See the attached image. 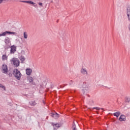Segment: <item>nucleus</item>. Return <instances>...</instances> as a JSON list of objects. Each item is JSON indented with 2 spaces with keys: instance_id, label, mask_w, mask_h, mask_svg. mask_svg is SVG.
Masks as SVG:
<instances>
[{
  "instance_id": "1",
  "label": "nucleus",
  "mask_w": 130,
  "mask_h": 130,
  "mask_svg": "<svg viewBox=\"0 0 130 130\" xmlns=\"http://www.w3.org/2000/svg\"><path fill=\"white\" fill-rule=\"evenodd\" d=\"M13 75L17 79V80H21V77H22V74H21V72L19 71L17 69H14L13 71Z\"/></svg>"
},
{
  "instance_id": "2",
  "label": "nucleus",
  "mask_w": 130,
  "mask_h": 130,
  "mask_svg": "<svg viewBox=\"0 0 130 130\" xmlns=\"http://www.w3.org/2000/svg\"><path fill=\"white\" fill-rule=\"evenodd\" d=\"M11 62H12L15 68H18L20 66V61L19 59L17 58H13L11 60Z\"/></svg>"
},
{
  "instance_id": "3",
  "label": "nucleus",
  "mask_w": 130,
  "mask_h": 130,
  "mask_svg": "<svg viewBox=\"0 0 130 130\" xmlns=\"http://www.w3.org/2000/svg\"><path fill=\"white\" fill-rule=\"evenodd\" d=\"M7 34H13L14 35H16L17 32L6 31L3 32L2 34H1L0 37H2V36H6V35H7Z\"/></svg>"
},
{
  "instance_id": "4",
  "label": "nucleus",
  "mask_w": 130,
  "mask_h": 130,
  "mask_svg": "<svg viewBox=\"0 0 130 130\" xmlns=\"http://www.w3.org/2000/svg\"><path fill=\"white\" fill-rule=\"evenodd\" d=\"M89 88H90V87L89 86L87 85H83L82 90L83 91L84 94H85V93H88V92H89Z\"/></svg>"
},
{
  "instance_id": "5",
  "label": "nucleus",
  "mask_w": 130,
  "mask_h": 130,
  "mask_svg": "<svg viewBox=\"0 0 130 130\" xmlns=\"http://www.w3.org/2000/svg\"><path fill=\"white\" fill-rule=\"evenodd\" d=\"M2 73L7 74L8 73V66L6 64H3L2 68Z\"/></svg>"
},
{
  "instance_id": "6",
  "label": "nucleus",
  "mask_w": 130,
  "mask_h": 130,
  "mask_svg": "<svg viewBox=\"0 0 130 130\" xmlns=\"http://www.w3.org/2000/svg\"><path fill=\"white\" fill-rule=\"evenodd\" d=\"M5 42L6 45L10 46V45H11V41L10 40V38L6 37L5 40Z\"/></svg>"
},
{
  "instance_id": "7",
  "label": "nucleus",
  "mask_w": 130,
  "mask_h": 130,
  "mask_svg": "<svg viewBox=\"0 0 130 130\" xmlns=\"http://www.w3.org/2000/svg\"><path fill=\"white\" fill-rule=\"evenodd\" d=\"M16 49H17V47L15 46V45H13L11 47V50H10V53H15L16 52Z\"/></svg>"
},
{
  "instance_id": "8",
  "label": "nucleus",
  "mask_w": 130,
  "mask_h": 130,
  "mask_svg": "<svg viewBox=\"0 0 130 130\" xmlns=\"http://www.w3.org/2000/svg\"><path fill=\"white\" fill-rule=\"evenodd\" d=\"M126 14L128 21L130 22V7L127 8Z\"/></svg>"
},
{
  "instance_id": "9",
  "label": "nucleus",
  "mask_w": 130,
  "mask_h": 130,
  "mask_svg": "<svg viewBox=\"0 0 130 130\" xmlns=\"http://www.w3.org/2000/svg\"><path fill=\"white\" fill-rule=\"evenodd\" d=\"M119 120L120 121H125L126 120V117L125 115H121L119 118Z\"/></svg>"
},
{
  "instance_id": "10",
  "label": "nucleus",
  "mask_w": 130,
  "mask_h": 130,
  "mask_svg": "<svg viewBox=\"0 0 130 130\" xmlns=\"http://www.w3.org/2000/svg\"><path fill=\"white\" fill-rule=\"evenodd\" d=\"M26 74L27 76H30L31 74H32V69L29 68V69H26L25 70Z\"/></svg>"
},
{
  "instance_id": "11",
  "label": "nucleus",
  "mask_w": 130,
  "mask_h": 130,
  "mask_svg": "<svg viewBox=\"0 0 130 130\" xmlns=\"http://www.w3.org/2000/svg\"><path fill=\"white\" fill-rule=\"evenodd\" d=\"M80 72L82 75H85L86 76L88 75V72L85 69H81Z\"/></svg>"
},
{
  "instance_id": "12",
  "label": "nucleus",
  "mask_w": 130,
  "mask_h": 130,
  "mask_svg": "<svg viewBox=\"0 0 130 130\" xmlns=\"http://www.w3.org/2000/svg\"><path fill=\"white\" fill-rule=\"evenodd\" d=\"M29 105H31V106H35L37 104L36 101H31L29 102Z\"/></svg>"
},
{
  "instance_id": "13",
  "label": "nucleus",
  "mask_w": 130,
  "mask_h": 130,
  "mask_svg": "<svg viewBox=\"0 0 130 130\" xmlns=\"http://www.w3.org/2000/svg\"><path fill=\"white\" fill-rule=\"evenodd\" d=\"M51 116H52V117H53L54 118H58L59 115L56 113L55 114H51Z\"/></svg>"
},
{
  "instance_id": "14",
  "label": "nucleus",
  "mask_w": 130,
  "mask_h": 130,
  "mask_svg": "<svg viewBox=\"0 0 130 130\" xmlns=\"http://www.w3.org/2000/svg\"><path fill=\"white\" fill-rule=\"evenodd\" d=\"M113 115L114 116H116V117H118L119 115H120V112H116L115 113H114Z\"/></svg>"
},
{
  "instance_id": "15",
  "label": "nucleus",
  "mask_w": 130,
  "mask_h": 130,
  "mask_svg": "<svg viewBox=\"0 0 130 130\" xmlns=\"http://www.w3.org/2000/svg\"><path fill=\"white\" fill-rule=\"evenodd\" d=\"M125 101L127 103H129L130 102V96H126L125 98Z\"/></svg>"
},
{
  "instance_id": "16",
  "label": "nucleus",
  "mask_w": 130,
  "mask_h": 130,
  "mask_svg": "<svg viewBox=\"0 0 130 130\" xmlns=\"http://www.w3.org/2000/svg\"><path fill=\"white\" fill-rule=\"evenodd\" d=\"M22 3H26L27 4H30V5H35V3L32 1H22Z\"/></svg>"
},
{
  "instance_id": "17",
  "label": "nucleus",
  "mask_w": 130,
  "mask_h": 130,
  "mask_svg": "<svg viewBox=\"0 0 130 130\" xmlns=\"http://www.w3.org/2000/svg\"><path fill=\"white\" fill-rule=\"evenodd\" d=\"M2 60H8V56H7V55H3L2 56Z\"/></svg>"
},
{
  "instance_id": "18",
  "label": "nucleus",
  "mask_w": 130,
  "mask_h": 130,
  "mask_svg": "<svg viewBox=\"0 0 130 130\" xmlns=\"http://www.w3.org/2000/svg\"><path fill=\"white\" fill-rule=\"evenodd\" d=\"M60 126H61L60 124H55V125H54V129H56V128L55 127H57V128H58V127H60Z\"/></svg>"
},
{
  "instance_id": "19",
  "label": "nucleus",
  "mask_w": 130,
  "mask_h": 130,
  "mask_svg": "<svg viewBox=\"0 0 130 130\" xmlns=\"http://www.w3.org/2000/svg\"><path fill=\"white\" fill-rule=\"evenodd\" d=\"M19 59L21 60V61H22V62H23V61H25V57L24 56H21L19 57Z\"/></svg>"
},
{
  "instance_id": "20",
  "label": "nucleus",
  "mask_w": 130,
  "mask_h": 130,
  "mask_svg": "<svg viewBox=\"0 0 130 130\" xmlns=\"http://www.w3.org/2000/svg\"><path fill=\"white\" fill-rule=\"evenodd\" d=\"M28 80L29 83H32V82L34 81L33 78L32 77H30V76H29L28 77Z\"/></svg>"
},
{
  "instance_id": "21",
  "label": "nucleus",
  "mask_w": 130,
  "mask_h": 130,
  "mask_svg": "<svg viewBox=\"0 0 130 130\" xmlns=\"http://www.w3.org/2000/svg\"><path fill=\"white\" fill-rule=\"evenodd\" d=\"M23 37L24 39H27V38H28V35L27 34L26 32H24L23 33Z\"/></svg>"
},
{
  "instance_id": "22",
  "label": "nucleus",
  "mask_w": 130,
  "mask_h": 130,
  "mask_svg": "<svg viewBox=\"0 0 130 130\" xmlns=\"http://www.w3.org/2000/svg\"><path fill=\"white\" fill-rule=\"evenodd\" d=\"M0 88H2V89H4V90L6 91V87H5V86L1 84H0Z\"/></svg>"
},
{
  "instance_id": "23",
  "label": "nucleus",
  "mask_w": 130,
  "mask_h": 130,
  "mask_svg": "<svg viewBox=\"0 0 130 130\" xmlns=\"http://www.w3.org/2000/svg\"><path fill=\"white\" fill-rule=\"evenodd\" d=\"M92 109H96V110H100V108L99 107H94V108H93Z\"/></svg>"
},
{
  "instance_id": "24",
  "label": "nucleus",
  "mask_w": 130,
  "mask_h": 130,
  "mask_svg": "<svg viewBox=\"0 0 130 130\" xmlns=\"http://www.w3.org/2000/svg\"><path fill=\"white\" fill-rule=\"evenodd\" d=\"M76 125H73V130H77V128L76 127V126H75Z\"/></svg>"
},
{
  "instance_id": "25",
  "label": "nucleus",
  "mask_w": 130,
  "mask_h": 130,
  "mask_svg": "<svg viewBox=\"0 0 130 130\" xmlns=\"http://www.w3.org/2000/svg\"><path fill=\"white\" fill-rule=\"evenodd\" d=\"M69 84L70 85H73V81L71 80Z\"/></svg>"
},
{
  "instance_id": "26",
  "label": "nucleus",
  "mask_w": 130,
  "mask_h": 130,
  "mask_svg": "<svg viewBox=\"0 0 130 130\" xmlns=\"http://www.w3.org/2000/svg\"><path fill=\"white\" fill-rule=\"evenodd\" d=\"M3 2H4V0H0V4H2V3H3Z\"/></svg>"
},
{
  "instance_id": "27",
  "label": "nucleus",
  "mask_w": 130,
  "mask_h": 130,
  "mask_svg": "<svg viewBox=\"0 0 130 130\" xmlns=\"http://www.w3.org/2000/svg\"><path fill=\"white\" fill-rule=\"evenodd\" d=\"M39 6H42V3H39Z\"/></svg>"
},
{
  "instance_id": "28",
  "label": "nucleus",
  "mask_w": 130,
  "mask_h": 130,
  "mask_svg": "<svg viewBox=\"0 0 130 130\" xmlns=\"http://www.w3.org/2000/svg\"><path fill=\"white\" fill-rule=\"evenodd\" d=\"M102 109V110H103V109Z\"/></svg>"
}]
</instances>
